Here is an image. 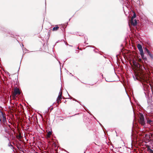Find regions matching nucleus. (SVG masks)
<instances>
[{
  "label": "nucleus",
  "mask_w": 153,
  "mask_h": 153,
  "mask_svg": "<svg viewBox=\"0 0 153 153\" xmlns=\"http://www.w3.org/2000/svg\"><path fill=\"white\" fill-rule=\"evenodd\" d=\"M137 47L140 52V54L142 58L143 59H146V58L144 56V53L143 50L142 49V45L140 44H138L137 45Z\"/></svg>",
  "instance_id": "obj_1"
},
{
  "label": "nucleus",
  "mask_w": 153,
  "mask_h": 153,
  "mask_svg": "<svg viewBox=\"0 0 153 153\" xmlns=\"http://www.w3.org/2000/svg\"><path fill=\"white\" fill-rule=\"evenodd\" d=\"M2 120V123L4 125H5L6 122V119L4 116L3 113L1 111H0V123Z\"/></svg>",
  "instance_id": "obj_2"
},
{
  "label": "nucleus",
  "mask_w": 153,
  "mask_h": 153,
  "mask_svg": "<svg viewBox=\"0 0 153 153\" xmlns=\"http://www.w3.org/2000/svg\"><path fill=\"white\" fill-rule=\"evenodd\" d=\"M139 122L142 126H144L145 124L144 117L142 114H140V115Z\"/></svg>",
  "instance_id": "obj_3"
},
{
  "label": "nucleus",
  "mask_w": 153,
  "mask_h": 153,
  "mask_svg": "<svg viewBox=\"0 0 153 153\" xmlns=\"http://www.w3.org/2000/svg\"><path fill=\"white\" fill-rule=\"evenodd\" d=\"M20 94V92L19 91V89L16 87V88H15L14 90V92L13 93V96H16L17 94Z\"/></svg>",
  "instance_id": "obj_4"
},
{
  "label": "nucleus",
  "mask_w": 153,
  "mask_h": 153,
  "mask_svg": "<svg viewBox=\"0 0 153 153\" xmlns=\"http://www.w3.org/2000/svg\"><path fill=\"white\" fill-rule=\"evenodd\" d=\"M130 22L131 24L134 26H136L137 24V22L136 19L134 20L133 19H131Z\"/></svg>",
  "instance_id": "obj_5"
},
{
  "label": "nucleus",
  "mask_w": 153,
  "mask_h": 153,
  "mask_svg": "<svg viewBox=\"0 0 153 153\" xmlns=\"http://www.w3.org/2000/svg\"><path fill=\"white\" fill-rule=\"evenodd\" d=\"M152 121L149 119H147V123L149 124H152Z\"/></svg>",
  "instance_id": "obj_6"
},
{
  "label": "nucleus",
  "mask_w": 153,
  "mask_h": 153,
  "mask_svg": "<svg viewBox=\"0 0 153 153\" xmlns=\"http://www.w3.org/2000/svg\"><path fill=\"white\" fill-rule=\"evenodd\" d=\"M51 134V131H49L48 132L47 136L48 137H50Z\"/></svg>",
  "instance_id": "obj_7"
},
{
  "label": "nucleus",
  "mask_w": 153,
  "mask_h": 153,
  "mask_svg": "<svg viewBox=\"0 0 153 153\" xmlns=\"http://www.w3.org/2000/svg\"><path fill=\"white\" fill-rule=\"evenodd\" d=\"M59 28L58 26L54 27L53 28V30L56 31Z\"/></svg>",
  "instance_id": "obj_8"
},
{
  "label": "nucleus",
  "mask_w": 153,
  "mask_h": 153,
  "mask_svg": "<svg viewBox=\"0 0 153 153\" xmlns=\"http://www.w3.org/2000/svg\"><path fill=\"white\" fill-rule=\"evenodd\" d=\"M62 96H58V97L57 98V99L58 100H60L61 101V100L62 99Z\"/></svg>",
  "instance_id": "obj_9"
},
{
  "label": "nucleus",
  "mask_w": 153,
  "mask_h": 153,
  "mask_svg": "<svg viewBox=\"0 0 153 153\" xmlns=\"http://www.w3.org/2000/svg\"><path fill=\"white\" fill-rule=\"evenodd\" d=\"M135 17H136V14L135 13H134V14L133 15V16H132V17L131 19H134L135 18Z\"/></svg>",
  "instance_id": "obj_10"
},
{
  "label": "nucleus",
  "mask_w": 153,
  "mask_h": 153,
  "mask_svg": "<svg viewBox=\"0 0 153 153\" xmlns=\"http://www.w3.org/2000/svg\"><path fill=\"white\" fill-rule=\"evenodd\" d=\"M149 55L150 56V57L152 58H153V55L151 53H150V54H149Z\"/></svg>",
  "instance_id": "obj_11"
},
{
  "label": "nucleus",
  "mask_w": 153,
  "mask_h": 153,
  "mask_svg": "<svg viewBox=\"0 0 153 153\" xmlns=\"http://www.w3.org/2000/svg\"><path fill=\"white\" fill-rule=\"evenodd\" d=\"M62 92H60L59 93V96H62Z\"/></svg>",
  "instance_id": "obj_12"
},
{
  "label": "nucleus",
  "mask_w": 153,
  "mask_h": 153,
  "mask_svg": "<svg viewBox=\"0 0 153 153\" xmlns=\"http://www.w3.org/2000/svg\"><path fill=\"white\" fill-rule=\"evenodd\" d=\"M147 53L149 55V54H150L151 52L149 50L147 52Z\"/></svg>",
  "instance_id": "obj_13"
},
{
  "label": "nucleus",
  "mask_w": 153,
  "mask_h": 153,
  "mask_svg": "<svg viewBox=\"0 0 153 153\" xmlns=\"http://www.w3.org/2000/svg\"><path fill=\"white\" fill-rule=\"evenodd\" d=\"M57 102L59 104V102H60L61 100H58L57 99Z\"/></svg>",
  "instance_id": "obj_14"
},
{
  "label": "nucleus",
  "mask_w": 153,
  "mask_h": 153,
  "mask_svg": "<svg viewBox=\"0 0 153 153\" xmlns=\"http://www.w3.org/2000/svg\"><path fill=\"white\" fill-rule=\"evenodd\" d=\"M147 52L149 51V50L147 48H145L144 49Z\"/></svg>",
  "instance_id": "obj_15"
},
{
  "label": "nucleus",
  "mask_w": 153,
  "mask_h": 153,
  "mask_svg": "<svg viewBox=\"0 0 153 153\" xmlns=\"http://www.w3.org/2000/svg\"><path fill=\"white\" fill-rule=\"evenodd\" d=\"M18 137H19V138H21V137H21V135H20H20L18 136Z\"/></svg>",
  "instance_id": "obj_16"
},
{
  "label": "nucleus",
  "mask_w": 153,
  "mask_h": 153,
  "mask_svg": "<svg viewBox=\"0 0 153 153\" xmlns=\"http://www.w3.org/2000/svg\"><path fill=\"white\" fill-rule=\"evenodd\" d=\"M142 61V59H139V62H140Z\"/></svg>",
  "instance_id": "obj_17"
},
{
  "label": "nucleus",
  "mask_w": 153,
  "mask_h": 153,
  "mask_svg": "<svg viewBox=\"0 0 153 153\" xmlns=\"http://www.w3.org/2000/svg\"><path fill=\"white\" fill-rule=\"evenodd\" d=\"M150 137H151L149 136V138H150Z\"/></svg>",
  "instance_id": "obj_18"
},
{
  "label": "nucleus",
  "mask_w": 153,
  "mask_h": 153,
  "mask_svg": "<svg viewBox=\"0 0 153 153\" xmlns=\"http://www.w3.org/2000/svg\"><path fill=\"white\" fill-rule=\"evenodd\" d=\"M134 65H135V63H134Z\"/></svg>",
  "instance_id": "obj_19"
},
{
  "label": "nucleus",
  "mask_w": 153,
  "mask_h": 153,
  "mask_svg": "<svg viewBox=\"0 0 153 153\" xmlns=\"http://www.w3.org/2000/svg\"><path fill=\"white\" fill-rule=\"evenodd\" d=\"M0 111H1L0 110Z\"/></svg>",
  "instance_id": "obj_20"
}]
</instances>
